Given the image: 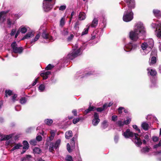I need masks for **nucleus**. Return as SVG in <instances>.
Here are the masks:
<instances>
[{
	"label": "nucleus",
	"instance_id": "47",
	"mask_svg": "<svg viewBox=\"0 0 161 161\" xmlns=\"http://www.w3.org/2000/svg\"><path fill=\"white\" fill-rule=\"evenodd\" d=\"M152 56H157V51L155 50H153L151 54Z\"/></svg>",
	"mask_w": 161,
	"mask_h": 161
},
{
	"label": "nucleus",
	"instance_id": "16",
	"mask_svg": "<svg viewBox=\"0 0 161 161\" xmlns=\"http://www.w3.org/2000/svg\"><path fill=\"white\" fill-rule=\"evenodd\" d=\"M51 72L49 71L43 72L41 74V76L43 77L44 80H45L48 78V76L50 75Z\"/></svg>",
	"mask_w": 161,
	"mask_h": 161
},
{
	"label": "nucleus",
	"instance_id": "30",
	"mask_svg": "<svg viewBox=\"0 0 161 161\" xmlns=\"http://www.w3.org/2000/svg\"><path fill=\"white\" fill-rule=\"evenodd\" d=\"M86 26L87 28L84 29V31L82 33V35H84L87 33L90 25H87Z\"/></svg>",
	"mask_w": 161,
	"mask_h": 161
},
{
	"label": "nucleus",
	"instance_id": "62",
	"mask_svg": "<svg viewBox=\"0 0 161 161\" xmlns=\"http://www.w3.org/2000/svg\"><path fill=\"white\" fill-rule=\"evenodd\" d=\"M38 78H37V79H36L35 81L32 83V86H35L36 83L37 82V80Z\"/></svg>",
	"mask_w": 161,
	"mask_h": 161
},
{
	"label": "nucleus",
	"instance_id": "8",
	"mask_svg": "<svg viewBox=\"0 0 161 161\" xmlns=\"http://www.w3.org/2000/svg\"><path fill=\"white\" fill-rule=\"evenodd\" d=\"M53 4L52 0H44L43 3V8L45 11H48L52 8Z\"/></svg>",
	"mask_w": 161,
	"mask_h": 161
},
{
	"label": "nucleus",
	"instance_id": "12",
	"mask_svg": "<svg viewBox=\"0 0 161 161\" xmlns=\"http://www.w3.org/2000/svg\"><path fill=\"white\" fill-rule=\"evenodd\" d=\"M42 37L43 38L47 41H53L54 39L53 37L50 35L46 31H44L42 35Z\"/></svg>",
	"mask_w": 161,
	"mask_h": 161
},
{
	"label": "nucleus",
	"instance_id": "14",
	"mask_svg": "<svg viewBox=\"0 0 161 161\" xmlns=\"http://www.w3.org/2000/svg\"><path fill=\"white\" fill-rule=\"evenodd\" d=\"M127 3L129 8H134L135 3L134 0H124Z\"/></svg>",
	"mask_w": 161,
	"mask_h": 161
},
{
	"label": "nucleus",
	"instance_id": "3",
	"mask_svg": "<svg viewBox=\"0 0 161 161\" xmlns=\"http://www.w3.org/2000/svg\"><path fill=\"white\" fill-rule=\"evenodd\" d=\"M153 45L154 42L152 39H149L146 42L142 43L141 45L142 54L144 55L147 54L151 50Z\"/></svg>",
	"mask_w": 161,
	"mask_h": 161
},
{
	"label": "nucleus",
	"instance_id": "45",
	"mask_svg": "<svg viewBox=\"0 0 161 161\" xmlns=\"http://www.w3.org/2000/svg\"><path fill=\"white\" fill-rule=\"evenodd\" d=\"M66 160L67 161H73L72 157L69 155H68L66 158Z\"/></svg>",
	"mask_w": 161,
	"mask_h": 161
},
{
	"label": "nucleus",
	"instance_id": "50",
	"mask_svg": "<svg viewBox=\"0 0 161 161\" xmlns=\"http://www.w3.org/2000/svg\"><path fill=\"white\" fill-rule=\"evenodd\" d=\"M131 121L130 119L129 118H127V119L125 121H124L125 124H128L130 123Z\"/></svg>",
	"mask_w": 161,
	"mask_h": 161
},
{
	"label": "nucleus",
	"instance_id": "27",
	"mask_svg": "<svg viewBox=\"0 0 161 161\" xmlns=\"http://www.w3.org/2000/svg\"><path fill=\"white\" fill-rule=\"evenodd\" d=\"M44 122L46 125H50L52 124L53 121L51 119H47L45 120Z\"/></svg>",
	"mask_w": 161,
	"mask_h": 161
},
{
	"label": "nucleus",
	"instance_id": "18",
	"mask_svg": "<svg viewBox=\"0 0 161 161\" xmlns=\"http://www.w3.org/2000/svg\"><path fill=\"white\" fill-rule=\"evenodd\" d=\"M148 71V73L151 76H154L157 74L156 71L154 70L151 69V68H148L147 69Z\"/></svg>",
	"mask_w": 161,
	"mask_h": 161
},
{
	"label": "nucleus",
	"instance_id": "6",
	"mask_svg": "<svg viewBox=\"0 0 161 161\" xmlns=\"http://www.w3.org/2000/svg\"><path fill=\"white\" fill-rule=\"evenodd\" d=\"M12 134L3 135L0 133V139L1 140H7L6 142V145L13 147L15 144L14 141L11 140L8 141V140L12 137Z\"/></svg>",
	"mask_w": 161,
	"mask_h": 161
},
{
	"label": "nucleus",
	"instance_id": "63",
	"mask_svg": "<svg viewBox=\"0 0 161 161\" xmlns=\"http://www.w3.org/2000/svg\"><path fill=\"white\" fill-rule=\"evenodd\" d=\"M151 87H153L154 86H155L156 85V82L155 81V82H154L153 81H151Z\"/></svg>",
	"mask_w": 161,
	"mask_h": 161
},
{
	"label": "nucleus",
	"instance_id": "59",
	"mask_svg": "<svg viewBox=\"0 0 161 161\" xmlns=\"http://www.w3.org/2000/svg\"><path fill=\"white\" fill-rule=\"evenodd\" d=\"M72 113L74 114L75 116H77V112L76 110L74 109L73 110H72Z\"/></svg>",
	"mask_w": 161,
	"mask_h": 161
},
{
	"label": "nucleus",
	"instance_id": "40",
	"mask_svg": "<svg viewBox=\"0 0 161 161\" xmlns=\"http://www.w3.org/2000/svg\"><path fill=\"white\" fill-rule=\"evenodd\" d=\"M6 97H7L8 95L10 96L12 94V91L10 90H7L5 91Z\"/></svg>",
	"mask_w": 161,
	"mask_h": 161
},
{
	"label": "nucleus",
	"instance_id": "34",
	"mask_svg": "<svg viewBox=\"0 0 161 161\" xmlns=\"http://www.w3.org/2000/svg\"><path fill=\"white\" fill-rule=\"evenodd\" d=\"M107 123V121L106 120H104L103 122V123H102V127L103 129H105L107 127L108 125Z\"/></svg>",
	"mask_w": 161,
	"mask_h": 161
},
{
	"label": "nucleus",
	"instance_id": "22",
	"mask_svg": "<svg viewBox=\"0 0 161 161\" xmlns=\"http://www.w3.org/2000/svg\"><path fill=\"white\" fill-rule=\"evenodd\" d=\"M98 23V20L97 19L95 18L93 20L92 23L91 25H90V26H91L92 27H94L95 26H96Z\"/></svg>",
	"mask_w": 161,
	"mask_h": 161
},
{
	"label": "nucleus",
	"instance_id": "28",
	"mask_svg": "<svg viewBox=\"0 0 161 161\" xmlns=\"http://www.w3.org/2000/svg\"><path fill=\"white\" fill-rule=\"evenodd\" d=\"M156 56H152V58L151 59V61L149 62V63L150 65L156 63Z\"/></svg>",
	"mask_w": 161,
	"mask_h": 161
},
{
	"label": "nucleus",
	"instance_id": "55",
	"mask_svg": "<svg viewBox=\"0 0 161 161\" xmlns=\"http://www.w3.org/2000/svg\"><path fill=\"white\" fill-rule=\"evenodd\" d=\"M36 139L37 141H40L42 140V137L40 136H38L36 137Z\"/></svg>",
	"mask_w": 161,
	"mask_h": 161
},
{
	"label": "nucleus",
	"instance_id": "9",
	"mask_svg": "<svg viewBox=\"0 0 161 161\" xmlns=\"http://www.w3.org/2000/svg\"><path fill=\"white\" fill-rule=\"evenodd\" d=\"M13 53H21L23 51V48L21 47H18L15 42H13L11 45Z\"/></svg>",
	"mask_w": 161,
	"mask_h": 161
},
{
	"label": "nucleus",
	"instance_id": "13",
	"mask_svg": "<svg viewBox=\"0 0 161 161\" xmlns=\"http://www.w3.org/2000/svg\"><path fill=\"white\" fill-rule=\"evenodd\" d=\"M7 12L2 11L0 12V23L1 26L6 19V15Z\"/></svg>",
	"mask_w": 161,
	"mask_h": 161
},
{
	"label": "nucleus",
	"instance_id": "31",
	"mask_svg": "<svg viewBox=\"0 0 161 161\" xmlns=\"http://www.w3.org/2000/svg\"><path fill=\"white\" fill-rule=\"evenodd\" d=\"M95 108L93 107H90L87 109L85 111V114H86L90 111L94 110Z\"/></svg>",
	"mask_w": 161,
	"mask_h": 161
},
{
	"label": "nucleus",
	"instance_id": "38",
	"mask_svg": "<svg viewBox=\"0 0 161 161\" xmlns=\"http://www.w3.org/2000/svg\"><path fill=\"white\" fill-rule=\"evenodd\" d=\"M19 29L20 30V32L22 33H25L27 31V29L25 27H21Z\"/></svg>",
	"mask_w": 161,
	"mask_h": 161
},
{
	"label": "nucleus",
	"instance_id": "5",
	"mask_svg": "<svg viewBox=\"0 0 161 161\" xmlns=\"http://www.w3.org/2000/svg\"><path fill=\"white\" fill-rule=\"evenodd\" d=\"M130 8L128 7V9H126L124 12L123 16V20L126 22H128L131 20L133 18V14Z\"/></svg>",
	"mask_w": 161,
	"mask_h": 161
},
{
	"label": "nucleus",
	"instance_id": "36",
	"mask_svg": "<svg viewBox=\"0 0 161 161\" xmlns=\"http://www.w3.org/2000/svg\"><path fill=\"white\" fill-rule=\"evenodd\" d=\"M40 36L39 34H37L35 36L34 39L32 40L31 42V43H32L33 42H34L36 41L39 38Z\"/></svg>",
	"mask_w": 161,
	"mask_h": 161
},
{
	"label": "nucleus",
	"instance_id": "57",
	"mask_svg": "<svg viewBox=\"0 0 161 161\" xmlns=\"http://www.w3.org/2000/svg\"><path fill=\"white\" fill-rule=\"evenodd\" d=\"M75 138L74 137H73L71 140V145H75Z\"/></svg>",
	"mask_w": 161,
	"mask_h": 161
},
{
	"label": "nucleus",
	"instance_id": "23",
	"mask_svg": "<svg viewBox=\"0 0 161 161\" xmlns=\"http://www.w3.org/2000/svg\"><path fill=\"white\" fill-rule=\"evenodd\" d=\"M142 127L144 130H147L148 129L149 125L146 122H143L142 124Z\"/></svg>",
	"mask_w": 161,
	"mask_h": 161
},
{
	"label": "nucleus",
	"instance_id": "44",
	"mask_svg": "<svg viewBox=\"0 0 161 161\" xmlns=\"http://www.w3.org/2000/svg\"><path fill=\"white\" fill-rule=\"evenodd\" d=\"M65 24V20L64 18H62L60 21V25L61 26H63Z\"/></svg>",
	"mask_w": 161,
	"mask_h": 161
},
{
	"label": "nucleus",
	"instance_id": "54",
	"mask_svg": "<svg viewBox=\"0 0 161 161\" xmlns=\"http://www.w3.org/2000/svg\"><path fill=\"white\" fill-rule=\"evenodd\" d=\"M133 128L135 129L136 130H137L138 131V132L139 133L140 132V130L139 129H138L137 128V126L136 125H134L133 126Z\"/></svg>",
	"mask_w": 161,
	"mask_h": 161
},
{
	"label": "nucleus",
	"instance_id": "46",
	"mask_svg": "<svg viewBox=\"0 0 161 161\" xmlns=\"http://www.w3.org/2000/svg\"><path fill=\"white\" fill-rule=\"evenodd\" d=\"M31 144L33 145H35L37 144V142L35 140H32L30 142Z\"/></svg>",
	"mask_w": 161,
	"mask_h": 161
},
{
	"label": "nucleus",
	"instance_id": "37",
	"mask_svg": "<svg viewBox=\"0 0 161 161\" xmlns=\"http://www.w3.org/2000/svg\"><path fill=\"white\" fill-rule=\"evenodd\" d=\"M116 124L119 126H123L124 124V121L123 122L121 120L118 121L116 123Z\"/></svg>",
	"mask_w": 161,
	"mask_h": 161
},
{
	"label": "nucleus",
	"instance_id": "41",
	"mask_svg": "<svg viewBox=\"0 0 161 161\" xmlns=\"http://www.w3.org/2000/svg\"><path fill=\"white\" fill-rule=\"evenodd\" d=\"M74 37V36L73 34H71L67 38V40L68 42L71 41Z\"/></svg>",
	"mask_w": 161,
	"mask_h": 161
},
{
	"label": "nucleus",
	"instance_id": "20",
	"mask_svg": "<svg viewBox=\"0 0 161 161\" xmlns=\"http://www.w3.org/2000/svg\"><path fill=\"white\" fill-rule=\"evenodd\" d=\"M72 136V132L71 130L67 131L65 134V138L67 139H69Z\"/></svg>",
	"mask_w": 161,
	"mask_h": 161
},
{
	"label": "nucleus",
	"instance_id": "53",
	"mask_svg": "<svg viewBox=\"0 0 161 161\" xmlns=\"http://www.w3.org/2000/svg\"><path fill=\"white\" fill-rule=\"evenodd\" d=\"M67 150L70 153L71 152V150L70 149V145L69 143H67Z\"/></svg>",
	"mask_w": 161,
	"mask_h": 161
},
{
	"label": "nucleus",
	"instance_id": "26",
	"mask_svg": "<svg viewBox=\"0 0 161 161\" xmlns=\"http://www.w3.org/2000/svg\"><path fill=\"white\" fill-rule=\"evenodd\" d=\"M86 18V15L84 13H80L79 14V18L81 20L84 19Z\"/></svg>",
	"mask_w": 161,
	"mask_h": 161
},
{
	"label": "nucleus",
	"instance_id": "49",
	"mask_svg": "<svg viewBox=\"0 0 161 161\" xmlns=\"http://www.w3.org/2000/svg\"><path fill=\"white\" fill-rule=\"evenodd\" d=\"M66 8V6L65 5H62L60 6L59 8V10H65Z\"/></svg>",
	"mask_w": 161,
	"mask_h": 161
},
{
	"label": "nucleus",
	"instance_id": "19",
	"mask_svg": "<svg viewBox=\"0 0 161 161\" xmlns=\"http://www.w3.org/2000/svg\"><path fill=\"white\" fill-rule=\"evenodd\" d=\"M14 147L11 150V151H13L15 150L18 149L22 147V145L20 143L15 144Z\"/></svg>",
	"mask_w": 161,
	"mask_h": 161
},
{
	"label": "nucleus",
	"instance_id": "39",
	"mask_svg": "<svg viewBox=\"0 0 161 161\" xmlns=\"http://www.w3.org/2000/svg\"><path fill=\"white\" fill-rule=\"evenodd\" d=\"M31 158L30 155H26L25 157L22 158L21 161H25L26 159H28Z\"/></svg>",
	"mask_w": 161,
	"mask_h": 161
},
{
	"label": "nucleus",
	"instance_id": "52",
	"mask_svg": "<svg viewBox=\"0 0 161 161\" xmlns=\"http://www.w3.org/2000/svg\"><path fill=\"white\" fill-rule=\"evenodd\" d=\"M56 132V131L55 130H51L50 132V134L51 136H54L55 135V133Z\"/></svg>",
	"mask_w": 161,
	"mask_h": 161
},
{
	"label": "nucleus",
	"instance_id": "60",
	"mask_svg": "<svg viewBox=\"0 0 161 161\" xmlns=\"http://www.w3.org/2000/svg\"><path fill=\"white\" fill-rule=\"evenodd\" d=\"M97 110L98 112H101L103 110V109L102 108H97Z\"/></svg>",
	"mask_w": 161,
	"mask_h": 161
},
{
	"label": "nucleus",
	"instance_id": "11",
	"mask_svg": "<svg viewBox=\"0 0 161 161\" xmlns=\"http://www.w3.org/2000/svg\"><path fill=\"white\" fill-rule=\"evenodd\" d=\"M60 140H58L55 143H51L49 146V150L52 152L54 149H56L59 147L60 143Z\"/></svg>",
	"mask_w": 161,
	"mask_h": 161
},
{
	"label": "nucleus",
	"instance_id": "43",
	"mask_svg": "<svg viewBox=\"0 0 161 161\" xmlns=\"http://www.w3.org/2000/svg\"><path fill=\"white\" fill-rule=\"evenodd\" d=\"M81 119L80 118H77L75 119H73V122L74 124H75L78 122Z\"/></svg>",
	"mask_w": 161,
	"mask_h": 161
},
{
	"label": "nucleus",
	"instance_id": "35",
	"mask_svg": "<svg viewBox=\"0 0 161 161\" xmlns=\"http://www.w3.org/2000/svg\"><path fill=\"white\" fill-rule=\"evenodd\" d=\"M45 89V86L44 85H40L39 87V90L41 92H43Z\"/></svg>",
	"mask_w": 161,
	"mask_h": 161
},
{
	"label": "nucleus",
	"instance_id": "42",
	"mask_svg": "<svg viewBox=\"0 0 161 161\" xmlns=\"http://www.w3.org/2000/svg\"><path fill=\"white\" fill-rule=\"evenodd\" d=\"M54 66L51 64H49L45 68L46 70H50L52 69Z\"/></svg>",
	"mask_w": 161,
	"mask_h": 161
},
{
	"label": "nucleus",
	"instance_id": "58",
	"mask_svg": "<svg viewBox=\"0 0 161 161\" xmlns=\"http://www.w3.org/2000/svg\"><path fill=\"white\" fill-rule=\"evenodd\" d=\"M8 27H10L11 26V21L9 19H8Z\"/></svg>",
	"mask_w": 161,
	"mask_h": 161
},
{
	"label": "nucleus",
	"instance_id": "32",
	"mask_svg": "<svg viewBox=\"0 0 161 161\" xmlns=\"http://www.w3.org/2000/svg\"><path fill=\"white\" fill-rule=\"evenodd\" d=\"M27 101L25 97H22L20 100V103L21 104L25 103Z\"/></svg>",
	"mask_w": 161,
	"mask_h": 161
},
{
	"label": "nucleus",
	"instance_id": "33",
	"mask_svg": "<svg viewBox=\"0 0 161 161\" xmlns=\"http://www.w3.org/2000/svg\"><path fill=\"white\" fill-rule=\"evenodd\" d=\"M149 148L148 147H144L141 150V152L142 153H146L149 151Z\"/></svg>",
	"mask_w": 161,
	"mask_h": 161
},
{
	"label": "nucleus",
	"instance_id": "25",
	"mask_svg": "<svg viewBox=\"0 0 161 161\" xmlns=\"http://www.w3.org/2000/svg\"><path fill=\"white\" fill-rule=\"evenodd\" d=\"M23 144L24 145L23 149L25 150L28 149L29 147V144L26 141H24L23 142Z\"/></svg>",
	"mask_w": 161,
	"mask_h": 161
},
{
	"label": "nucleus",
	"instance_id": "7",
	"mask_svg": "<svg viewBox=\"0 0 161 161\" xmlns=\"http://www.w3.org/2000/svg\"><path fill=\"white\" fill-rule=\"evenodd\" d=\"M151 26L152 27L156 28L155 30V34L158 37L161 36V22L156 23H153Z\"/></svg>",
	"mask_w": 161,
	"mask_h": 161
},
{
	"label": "nucleus",
	"instance_id": "51",
	"mask_svg": "<svg viewBox=\"0 0 161 161\" xmlns=\"http://www.w3.org/2000/svg\"><path fill=\"white\" fill-rule=\"evenodd\" d=\"M117 119V116L115 115L112 116V120L114 121H115Z\"/></svg>",
	"mask_w": 161,
	"mask_h": 161
},
{
	"label": "nucleus",
	"instance_id": "21",
	"mask_svg": "<svg viewBox=\"0 0 161 161\" xmlns=\"http://www.w3.org/2000/svg\"><path fill=\"white\" fill-rule=\"evenodd\" d=\"M153 13L154 15L158 18H159L161 16V12L159 10L156 9L153 10Z\"/></svg>",
	"mask_w": 161,
	"mask_h": 161
},
{
	"label": "nucleus",
	"instance_id": "48",
	"mask_svg": "<svg viewBox=\"0 0 161 161\" xmlns=\"http://www.w3.org/2000/svg\"><path fill=\"white\" fill-rule=\"evenodd\" d=\"M17 96V95L14 94L12 97V100L13 103H14L17 100L16 99Z\"/></svg>",
	"mask_w": 161,
	"mask_h": 161
},
{
	"label": "nucleus",
	"instance_id": "17",
	"mask_svg": "<svg viewBox=\"0 0 161 161\" xmlns=\"http://www.w3.org/2000/svg\"><path fill=\"white\" fill-rule=\"evenodd\" d=\"M69 32V29L67 28H64L61 31V34L62 36L67 37Z\"/></svg>",
	"mask_w": 161,
	"mask_h": 161
},
{
	"label": "nucleus",
	"instance_id": "4",
	"mask_svg": "<svg viewBox=\"0 0 161 161\" xmlns=\"http://www.w3.org/2000/svg\"><path fill=\"white\" fill-rule=\"evenodd\" d=\"M81 53L80 48H78V45L76 44L73 47V51L67 55V58L70 60H72L74 58L80 55Z\"/></svg>",
	"mask_w": 161,
	"mask_h": 161
},
{
	"label": "nucleus",
	"instance_id": "64",
	"mask_svg": "<svg viewBox=\"0 0 161 161\" xmlns=\"http://www.w3.org/2000/svg\"><path fill=\"white\" fill-rule=\"evenodd\" d=\"M153 140L154 142H157L158 141V138L156 136L153 137Z\"/></svg>",
	"mask_w": 161,
	"mask_h": 161
},
{
	"label": "nucleus",
	"instance_id": "2",
	"mask_svg": "<svg viewBox=\"0 0 161 161\" xmlns=\"http://www.w3.org/2000/svg\"><path fill=\"white\" fill-rule=\"evenodd\" d=\"M123 135L126 138L132 137V141L136 145L139 146L142 144V140L139 135L137 134L131 132L129 129H127L125 132H124Z\"/></svg>",
	"mask_w": 161,
	"mask_h": 161
},
{
	"label": "nucleus",
	"instance_id": "61",
	"mask_svg": "<svg viewBox=\"0 0 161 161\" xmlns=\"http://www.w3.org/2000/svg\"><path fill=\"white\" fill-rule=\"evenodd\" d=\"M108 107L107 106V103H105L103 106L102 107L103 109V110L106 109Z\"/></svg>",
	"mask_w": 161,
	"mask_h": 161
},
{
	"label": "nucleus",
	"instance_id": "56",
	"mask_svg": "<svg viewBox=\"0 0 161 161\" xmlns=\"http://www.w3.org/2000/svg\"><path fill=\"white\" fill-rule=\"evenodd\" d=\"M124 108L123 107H120L118 108V112L119 114H121L122 113V110L124 109Z\"/></svg>",
	"mask_w": 161,
	"mask_h": 161
},
{
	"label": "nucleus",
	"instance_id": "29",
	"mask_svg": "<svg viewBox=\"0 0 161 161\" xmlns=\"http://www.w3.org/2000/svg\"><path fill=\"white\" fill-rule=\"evenodd\" d=\"M33 152L35 153L39 154L41 152V150L40 148L36 147L34 148Z\"/></svg>",
	"mask_w": 161,
	"mask_h": 161
},
{
	"label": "nucleus",
	"instance_id": "10",
	"mask_svg": "<svg viewBox=\"0 0 161 161\" xmlns=\"http://www.w3.org/2000/svg\"><path fill=\"white\" fill-rule=\"evenodd\" d=\"M138 47V44L130 43L126 45L124 47V50L126 52L130 51L131 50L135 49Z\"/></svg>",
	"mask_w": 161,
	"mask_h": 161
},
{
	"label": "nucleus",
	"instance_id": "1",
	"mask_svg": "<svg viewBox=\"0 0 161 161\" xmlns=\"http://www.w3.org/2000/svg\"><path fill=\"white\" fill-rule=\"evenodd\" d=\"M145 30L143 24L138 22L135 25L134 30L131 31L129 33V37L133 41H137L139 36L145 34Z\"/></svg>",
	"mask_w": 161,
	"mask_h": 161
},
{
	"label": "nucleus",
	"instance_id": "24",
	"mask_svg": "<svg viewBox=\"0 0 161 161\" xmlns=\"http://www.w3.org/2000/svg\"><path fill=\"white\" fill-rule=\"evenodd\" d=\"M94 119H93V122H94L95 121H96V122H99L100 119L99 118V115L97 113H95L94 114Z\"/></svg>",
	"mask_w": 161,
	"mask_h": 161
},
{
	"label": "nucleus",
	"instance_id": "15",
	"mask_svg": "<svg viewBox=\"0 0 161 161\" xmlns=\"http://www.w3.org/2000/svg\"><path fill=\"white\" fill-rule=\"evenodd\" d=\"M34 36V34L32 32H29L22 38V40L25 39H29L31 38Z\"/></svg>",
	"mask_w": 161,
	"mask_h": 161
}]
</instances>
